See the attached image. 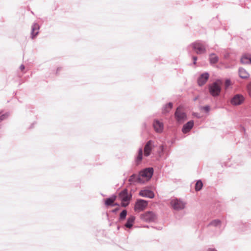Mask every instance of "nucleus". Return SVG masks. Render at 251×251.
I'll return each mask as SVG.
<instances>
[{"label":"nucleus","instance_id":"nucleus-1","mask_svg":"<svg viewBox=\"0 0 251 251\" xmlns=\"http://www.w3.org/2000/svg\"><path fill=\"white\" fill-rule=\"evenodd\" d=\"M175 119L177 124H183L187 120V116L182 106L177 107L174 114Z\"/></svg>","mask_w":251,"mask_h":251},{"label":"nucleus","instance_id":"nucleus-2","mask_svg":"<svg viewBox=\"0 0 251 251\" xmlns=\"http://www.w3.org/2000/svg\"><path fill=\"white\" fill-rule=\"evenodd\" d=\"M153 173V170L152 168H148L141 171L138 176V183H144L149 181Z\"/></svg>","mask_w":251,"mask_h":251},{"label":"nucleus","instance_id":"nucleus-3","mask_svg":"<svg viewBox=\"0 0 251 251\" xmlns=\"http://www.w3.org/2000/svg\"><path fill=\"white\" fill-rule=\"evenodd\" d=\"M222 82L220 79L216 80L214 82L209 85V91L213 97H217L221 91Z\"/></svg>","mask_w":251,"mask_h":251},{"label":"nucleus","instance_id":"nucleus-4","mask_svg":"<svg viewBox=\"0 0 251 251\" xmlns=\"http://www.w3.org/2000/svg\"><path fill=\"white\" fill-rule=\"evenodd\" d=\"M193 50L197 54H203L206 52V48L204 44L200 41L194 42L190 45Z\"/></svg>","mask_w":251,"mask_h":251},{"label":"nucleus","instance_id":"nucleus-5","mask_svg":"<svg viewBox=\"0 0 251 251\" xmlns=\"http://www.w3.org/2000/svg\"><path fill=\"white\" fill-rule=\"evenodd\" d=\"M156 218V214L152 211H147L140 215V219L146 222H154Z\"/></svg>","mask_w":251,"mask_h":251},{"label":"nucleus","instance_id":"nucleus-6","mask_svg":"<svg viewBox=\"0 0 251 251\" xmlns=\"http://www.w3.org/2000/svg\"><path fill=\"white\" fill-rule=\"evenodd\" d=\"M148 205V202L147 201L138 199L136 201L134 207L135 211L141 212L144 210Z\"/></svg>","mask_w":251,"mask_h":251},{"label":"nucleus","instance_id":"nucleus-7","mask_svg":"<svg viewBox=\"0 0 251 251\" xmlns=\"http://www.w3.org/2000/svg\"><path fill=\"white\" fill-rule=\"evenodd\" d=\"M119 197L122 201V206L125 207L128 204L131 195L128 194L126 189H125L120 193Z\"/></svg>","mask_w":251,"mask_h":251},{"label":"nucleus","instance_id":"nucleus-8","mask_svg":"<svg viewBox=\"0 0 251 251\" xmlns=\"http://www.w3.org/2000/svg\"><path fill=\"white\" fill-rule=\"evenodd\" d=\"M244 96L241 94H236L230 100V103L233 105L241 104L244 101Z\"/></svg>","mask_w":251,"mask_h":251},{"label":"nucleus","instance_id":"nucleus-9","mask_svg":"<svg viewBox=\"0 0 251 251\" xmlns=\"http://www.w3.org/2000/svg\"><path fill=\"white\" fill-rule=\"evenodd\" d=\"M139 195L143 197L152 199L154 197V193L148 189H144L140 191Z\"/></svg>","mask_w":251,"mask_h":251},{"label":"nucleus","instance_id":"nucleus-10","mask_svg":"<svg viewBox=\"0 0 251 251\" xmlns=\"http://www.w3.org/2000/svg\"><path fill=\"white\" fill-rule=\"evenodd\" d=\"M209 75L208 73L205 72L201 75L198 79V84L200 86H203L207 82Z\"/></svg>","mask_w":251,"mask_h":251},{"label":"nucleus","instance_id":"nucleus-11","mask_svg":"<svg viewBox=\"0 0 251 251\" xmlns=\"http://www.w3.org/2000/svg\"><path fill=\"white\" fill-rule=\"evenodd\" d=\"M154 147L153 142L151 140L148 141L146 144L144 152L145 156H148L151 154V151Z\"/></svg>","mask_w":251,"mask_h":251},{"label":"nucleus","instance_id":"nucleus-12","mask_svg":"<svg viewBox=\"0 0 251 251\" xmlns=\"http://www.w3.org/2000/svg\"><path fill=\"white\" fill-rule=\"evenodd\" d=\"M171 204L174 209L176 210L182 209L185 206V204L182 201L176 199L172 200Z\"/></svg>","mask_w":251,"mask_h":251},{"label":"nucleus","instance_id":"nucleus-13","mask_svg":"<svg viewBox=\"0 0 251 251\" xmlns=\"http://www.w3.org/2000/svg\"><path fill=\"white\" fill-rule=\"evenodd\" d=\"M240 62L243 64H251V54L245 53L242 55Z\"/></svg>","mask_w":251,"mask_h":251},{"label":"nucleus","instance_id":"nucleus-14","mask_svg":"<svg viewBox=\"0 0 251 251\" xmlns=\"http://www.w3.org/2000/svg\"><path fill=\"white\" fill-rule=\"evenodd\" d=\"M39 29V25L37 24L34 23L32 26L31 29V35L32 39L38 34Z\"/></svg>","mask_w":251,"mask_h":251},{"label":"nucleus","instance_id":"nucleus-15","mask_svg":"<svg viewBox=\"0 0 251 251\" xmlns=\"http://www.w3.org/2000/svg\"><path fill=\"white\" fill-rule=\"evenodd\" d=\"M209 62L210 64L213 65L217 63L219 61V57L215 53H210L209 55Z\"/></svg>","mask_w":251,"mask_h":251},{"label":"nucleus","instance_id":"nucleus-16","mask_svg":"<svg viewBox=\"0 0 251 251\" xmlns=\"http://www.w3.org/2000/svg\"><path fill=\"white\" fill-rule=\"evenodd\" d=\"M239 75L241 78L244 79L248 78L250 76L247 71L243 68L239 69Z\"/></svg>","mask_w":251,"mask_h":251},{"label":"nucleus","instance_id":"nucleus-17","mask_svg":"<svg viewBox=\"0 0 251 251\" xmlns=\"http://www.w3.org/2000/svg\"><path fill=\"white\" fill-rule=\"evenodd\" d=\"M135 218L133 216H130L127 219L126 224H125V226L127 228H131L134 222Z\"/></svg>","mask_w":251,"mask_h":251},{"label":"nucleus","instance_id":"nucleus-18","mask_svg":"<svg viewBox=\"0 0 251 251\" xmlns=\"http://www.w3.org/2000/svg\"><path fill=\"white\" fill-rule=\"evenodd\" d=\"M173 107V103L169 102L165 104L162 108V113L163 114H166L170 112Z\"/></svg>","mask_w":251,"mask_h":251},{"label":"nucleus","instance_id":"nucleus-19","mask_svg":"<svg viewBox=\"0 0 251 251\" xmlns=\"http://www.w3.org/2000/svg\"><path fill=\"white\" fill-rule=\"evenodd\" d=\"M116 197L113 196L110 198L106 199L105 201V204L107 206L113 205L114 202L116 200Z\"/></svg>","mask_w":251,"mask_h":251},{"label":"nucleus","instance_id":"nucleus-20","mask_svg":"<svg viewBox=\"0 0 251 251\" xmlns=\"http://www.w3.org/2000/svg\"><path fill=\"white\" fill-rule=\"evenodd\" d=\"M143 158V150L142 149H140L138 151V155L137 156L136 162L137 164H139L142 161Z\"/></svg>","mask_w":251,"mask_h":251},{"label":"nucleus","instance_id":"nucleus-21","mask_svg":"<svg viewBox=\"0 0 251 251\" xmlns=\"http://www.w3.org/2000/svg\"><path fill=\"white\" fill-rule=\"evenodd\" d=\"M128 181L131 183H134V182H138V176H136V175H132L128 179Z\"/></svg>","mask_w":251,"mask_h":251},{"label":"nucleus","instance_id":"nucleus-22","mask_svg":"<svg viewBox=\"0 0 251 251\" xmlns=\"http://www.w3.org/2000/svg\"><path fill=\"white\" fill-rule=\"evenodd\" d=\"M221 221L219 220H214L211 221L210 224H209V226H220L221 225Z\"/></svg>","mask_w":251,"mask_h":251},{"label":"nucleus","instance_id":"nucleus-23","mask_svg":"<svg viewBox=\"0 0 251 251\" xmlns=\"http://www.w3.org/2000/svg\"><path fill=\"white\" fill-rule=\"evenodd\" d=\"M203 184L201 180L198 181L195 185V190L196 191H200L202 187Z\"/></svg>","mask_w":251,"mask_h":251},{"label":"nucleus","instance_id":"nucleus-24","mask_svg":"<svg viewBox=\"0 0 251 251\" xmlns=\"http://www.w3.org/2000/svg\"><path fill=\"white\" fill-rule=\"evenodd\" d=\"M126 214H127V211L126 210H123L121 212V213H120V219L121 220H124L126 217Z\"/></svg>","mask_w":251,"mask_h":251},{"label":"nucleus","instance_id":"nucleus-25","mask_svg":"<svg viewBox=\"0 0 251 251\" xmlns=\"http://www.w3.org/2000/svg\"><path fill=\"white\" fill-rule=\"evenodd\" d=\"M192 127L193 126H183L182 129V131L183 133H187L191 130Z\"/></svg>","mask_w":251,"mask_h":251},{"label":"nucleus","instance_id":"nucleus-26","mask_svg":"<svg viewBox=\"0 0 251 251\" xmlns=\"http://www.w3.org/2000/svg\"><path fill=\"white\" fill-rule=\"evenodd\" d=\"M154 129L157 133H160L163 131V126H153Z\"/></svg>","mask_w":251,"mask_h":251},{"label":"nucleus","instance_id":"nucleus-27","mask_svg":"<svg viewBox=\"0 0 251 251\" xmlns=\"http://www.w3.org/2000/svg\"><path fill=\"white\" fill-rule=\"evenodd\" d=\"M231 85L230 80L228 79H227L225 81V88L226 89L228 88V87Z\"/></svg>","mask_w":251,"mask_h":251},{"label":"nucleus","instance_id":"nucleus-28","mask_svg":"<svg viewBox=\"0 0 251 251\" xmlns=\"http://www.w3.org/2000/svg\"><path fill=\"white\" fill-rule=\"evenodd\" d=\"M8 115L7 114H3V115H1L0 116V122L3 120L4 119H5L8 116Z\"/></svg>","mask_w":251,"mask_h":251},{"label":"nucleus","instance_id":"nucleus-29","mask_svg":"<svg viewBox=\"0 0 251 251\" xmlns=\"http://www.w3.org/2000/svg\"><path fill=\"white\" fill-rule=\"evenodd\" d=\"M184 126H194V121L193 120H190L187 122V123Z\"/></svg>","mask_w":251,"mask_h":251},{"label":"nucleus","instance_id":"nucleus-30","mask_svg":"<svg viewBox=\"0 0 251 251\" xmlns=\"http://www.w3.org/2000/svg\"><path fill=\"white\" fill-rule=\"evenodd\" d=\"M248 89L249 91V94L250 96L251 97V82L248 85Z\"/></svg>","mask_w":251,"mask_h":251},{"label":"nucleus","instance_id":"nucleus-31","mask_svg":"<svg viewBox=\"0 0 251 251\" xmlns=\"http://www.w3.org/2000/svg\"><path fill=\"white\" fill-rule=\"evenodd\" d=\"M205 112H208L210 110V107L208 105L205 106L202 108Z\"/></svg>","mask_w":251,"mask_h":251},{"label":"nucleus","instance_id":"nucleus-32","mask_svg":"<svg viewBox=\"0 0 251 251\" xmlns=\"http://www.w3.org/2000/svg\"><path fill=\"white\" fill-rule=\"evenodd\" d=\"M193 63H194V64H196V61L197 60V57L196 56H193Z\"/></svg>","mask_w":251,"mask_h":251},{"label":"nucleus","instance_id":"nucleus-33","mask_svg":"<svg viewBox=\"0 0 251 251\" xmlns=\"http://www.w3.org/2000/svg\"><path fill=\"white\" fill-rule=\"evenodd\" d=\"M20 69L21 70V71H23L25 69V66L24 65H21L20 66Z\"/></svg>","mask_w":251,"mask_h":251},{"label":"nucleus","instance_id":"nucleus-34","mask_svg":"<svg viewBox=\"0 0 251 251\" xmlns=\"http://www.w3.org/2000/svg\"><path fill=\"white\" fill-rule=\"evenodd\" d=\"M156 124H157V126H162V124L161 123H160L159 121H156Z\"/></svg>","mask_w":251,"mask_h":251},{"label":"nucleus","instance_id":"nucleus-35","mask_svg":"<svg viewBox=\"0 0 251 251\" xmlns=\"http://www.w3.org/2000/svg\"><path fill=\"white\" fill-rule=\"evenodd\" d=\"M207 251H217L216 250H215V249H209Z\"/></svg>","mask_w":251,"mask_h":251},{"label":"nucleus","instance_id":"nucleus-36","mask_svg":"<svg viewBox=\"0 0 251 251\" xmlns=\"http://www.w3.org/2000/svg\"><path fill=\"white\" fill-rule=\"evenodd\" d=\"M228 54H225L224 57H225V58H227L228 57Z\"/></svg>","mask_w":251,"mask_h":251}]
</instances>
